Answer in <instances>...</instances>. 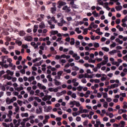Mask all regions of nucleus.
<instances>
[{
  "label": "nucleus",
  "mask_w": 127,
  "mask_h": 127,
  "mask_svg": "<svg viewBox=\"0 0 127 127\" xmlns=\"http://www.w3.org/2000/svg\"><path fill=\"white\" fill-rule=\"evenodd\" d=\"M72 69L73 71H79V67L76 66H74L73 67H72Z\"/></svg>",
  "instance_id": "a878e982"
},
{
  "label": "nucleus",
  "mask_w": 127,
  "mask_h": 127,
  "mask_svg": "<svg viewBox=\"0 0 127 127\" xmlns=\"http://www.w3.org/2000/svg\"><path fill=\"white\" fill-rule=\"evenodd\" d=\"M102 50H104V51H105V52H109L110 51V49L107 47H103L102 48Z\"/></svg>",
  "instance_id": "393cba45"
},
{
  "label": "nucleus",
  "mask_w": 127,
  "mask_h": 127,
  "mask_svg": "<svg viewBox=\"0 0 127 127\" xmlns=\"http://www.w3.org/2000/svg\"><path fill=\"white\" fill-rule=\"evenodd\" d=\"M21 117H22V118H24V117L25 118H27V117H28V113H21Z\"/></svg>",
  "instance_id": "f3484780"
},
{
  "label": "nucleus",
  "mask_w": 127,
  "mask_h": 127,
  "mask_svg": "<svg viewBox=\"0 0 127 127\" xmlns=\"http://www.w3.org/2000/svg\"><path fill=\"white\" fill-rule=\"evenodd\" d=\"M12 83H11V81L6 82V84L4 85L5 87H6V86H12Z\"/></svg>",
  "instance_id": "473e14b6"
},
{
  "label": "nucleus",
  "mask_w": 127,
  "mask_h": 127,
  "mask_svg": "<svg viewBox=\"0 0 127 127\" xmlns=\"http://www.w3.org/2000/svg\"><path fill=\"white\" fill-rule=\"evenodd\" d=\"M107 102H108L109 103H110V102L112 101V98H106Z\"/></svg>",
  "instance_id": "338daca9"
},
{
  "label": "nucleus",
  "mask_w": 127,
  "mask_h": 127,
  "mask_svg": "<svg viewBox=\"0 0 127 127\" xmlns=\"http://www.w3.org/2000/svg\"><path fill=\"white\" fill-rule=\"evenodd\" d=\"M15 43H17L19 46H21L22 45V42L17 40L15 41Z\"/></svg>",
  "instance_id": "cd10ccee"
},
{
  "label": "nucleus",
  "mask_w": 127,
  "mask_h": 127,
  "mask_svg": "<svg viewBox=\"0 0 127 127\" xmlns=\"http://www.w3.org/2000/svg\"><path fill=\"white\" fill-rule=\"evenodd\" d=\"M22 47L23 48H24L25 49H26L28 48V46L27 45L23 44V45H22Z\"/></svg>",
  "instance_id": "680f3d73"
},
{
  "label": "nucleus",
  "mask_w": 127,
  "mask_h": 127,
  "mask_svg": "<svg viewBox=\"0 0 127 127\" xmlns=\"http://www.w3.org/2000/svg\"><path fill=\"white\" fill-rule=\"evenodd\" d=\"M103 107L104 108H105L106 109H108V102H104V104H103Z\"/></svg>",
  "instance_id": "c9c22d12"
},
{
  "label": "nucleus",
  "mask_w": 127,
  "mask_h": 127,
  "mask_svg": "<svg viewBox=\"0 0 127 127\" xmlns=\"http://www.w3.org/2000/svg\"><path fill=\"white\" fill-rule=\"evenodd\" d=\"M103 94V98L104 99H107L108 98V93H102Z\"/></svg>",
  "instance_id": "f704fd0d"
},
{
  "label": "nucleus",
  "mask_w": 127,
  "mask_h": 127,
  "mask_svg": "<svg viewBox=\"0 0 127 127\" xmlns=\"http://www.w3.org/2000/svg\"><path fill=\"white\" fill-rule=\"evenodd\" d=\"M76 122H80L81 121V117H77L76 118Z\"/></svg>",
  "instance_id": "0e129e2a"
},
{
  "label": "nucleus",
  "mask_w": 127,
  "mask_h": 127,
  "mask_svg": "<svg viewBox=\"0 0 127 127\" xmlns=\"http://www.w3.org/2000/svg\"><path fill=\"white\" fill-rule=\"evenodd\" d=\"M83 125L84 127H86L87 126H88V120H86L83 123Z\"/></svg>",
  "instance_id": "49530a36"
},
{
  "label": "nucleus",
  "mask_w": 127,
  "mask_h": 127,
  "mask_svg": "<svg viewBox=\"0 0 127 127\" xmlns=\"http://www.w3.org/2000/svg\"><path fill=\"white\" fill-rule=\"evenodd\" d=\"M122 117L123 118V119H124V120L126 121V120H127V114H123L122 115Z\"/></svg>",
  "instance_id": "774afa93"
},
{
  "label": "nucleus",
  "mask_w": 127,
  "mask_h": 127,
  "mask_svg": "<svg viewBox=\"0 0 127 127\" xmlns=\"http://www.w3.org/2000/svg\"><path fill=\"white\" fill-rule=\"evenodd\" d=\"M116 53H117V50H113L109 52V54H110L111 55H112V54H116Z\"/></svg>",
  "instance_id": "a19ab883"
},
{
  "label": "nucleus",
  "mask_w": 127,
  "mask_h": 127,
  "mask_svg": "<svg viewBox=\"0 0 127 127\" xmlns=\"http://www.w3.org/2000/svg\"><path fill=\"white\" fill-rule=\"evenodd\" d=\"M116 24H119V23H121V19H117L116 20Z\"/></svg>",
  "instance_id": "8fccbe9b"
},
{
  "label": "nucleus",
  "mask_w": 127,
  "mask_h": 127,
  "mask_svg": "<svg viewBox=\"0 0 127 127\" xmlns=\"http://www.w3.org/2000/svg\"><path fill=\"white\" fill-rule=\"evenodd\" d=\"M53 6H54V7H52L51 8V11L52 13H55V12L57 10V8H56V7H55V4H53Z\"/></svg>",
  "instance_id": "1a4fd4ad"
},
{
  "label": "nucleus",
  "mask_w": 127,
  "mask_h": 127,
  "mask_svg": "<svg viewBox=\"0 0 127 127\" xmlns=\"http://www.w3.org/2000/svg\"><path fill=\"white\" fill-rule=\"evenodd\" d=\"M112 64L113 65H116L117 67H119L120 66V63L118 62H115V64L113 63Z\"/></svg>",
  "instance_id": "c03bdc74"
},
{
  "label": "nucleus",
  "mask_w": 127,
  "mask_h": 127,
  "mask_svg": "<svg viewBox=\"0 0 127 127\" xmlns=\"http://www.w3.org/2000/svg\"><path fill=\"white\" fill-rule=\"evenodd\" d=\"M62 120V118H61V117H57L56 119V120L57 122H61Z\"/></svg>",
  "instance_id": "864d4df0"
},
{
  "label": "nucleus",
  "mask_w": 127,
  "mask_h": 127,
  "mask_svg": "<svg viewBox=\"0 0 127 127\" xmlns=\"http://www.w3.org/2000/svg\"><path fill=\"white\" fill-rule=\"evenodd\" d=\"M15 53L16 55H20V52L19 51L15 50Z\"/></svg>",
  "instance_id": "052dcab7"
},
{
  "label": "nucleus",
  "mask_w": 127,
  "mask_h": 127,
  "mask_svg": "<svg viewBox=\"0 0 127 127\" xmlns=\"http://www.w3.org/2000/svg\"><path fill=\"white\" fill-rule=\"evenodd\" d=\"M76 80H72V83L73 84V86L75 87H77V86H79V82L76 81Z\"/></svg>",
  "instance_id": "9b49d317"
},
{
  "label": "nucleus",
  "mask_w": 127,
  "mask_h": 127,
  "mask_svg": "<svg viewBox=\"0 0 127 127\" xmlns=\"http://www.w3.org/2000/svg\"><path fill=\"white\" fill-rule=\"evenodd\" d=\"M21 122V120L20 119H18L17 121V125H16V126H14V127H19V126H20V122Z\"/></svg>",
  "instance_id": "5701e85b"
},
{
  "label": "nucleus",
  "mask_w": 127,
  "mask_h": 127,
  "mask_svg": "<svg viewBox=\"0 0 127 127\" xmlns=\"http://www.w3.org/2000/svg\"><path fill=\"white\" fill-rule=\"evenodd\" d=\"M71 97L73 98V99H76L77 97V96L76 95V93H73L71 95Z\"/></svg>",
  "instance_id": "6e6d98bb"
},
{
  "label": "nucleus",
  "mask_w": 127,
  "mask_h": 127,
  "mask_svg": "<svg viewBox=\"0 0 127 127\" xmlns=\"http://www.w3.org/2000/svg\"><path fill=\"white\" fill-rule=\"evenodd\" d=\"M119 126H121V127H125L126 126V122L123 121H121Z\"/></svg>",
  "instance_id": "2eb2a0df"
},
{
  "label": "nucleus",
  "mask_w": 127,
  "mask_h": 127,
  "mask_svg": "<svg viewBox=\"0 0 127 127\" xmlns=\"http://www.w3.org/2000/svg\"><path fill=\"white\" fill-rule=\"evenodd\" d=\"M15 90H16V91H18V92H20V91H22V90H23V87L20 86L19 87L15 88Z\"/></svg>",
  "instance_id": "dca6fc26"
},
{
  "label": "nucleus",
  "mask_w": 127,
  "mask_h": 127,
  "mask_svg": "<svg viewBox=\"0 0 127 127\" xmlns=\"http://www.w3.org/2000/svg\"><path fill=\"white\" fill-rule=\"evenodd\" d=\"M34 99L37 101L38 103H41V99H40L39 97H35Z\"/></svg>",
  "instance_id": "c85d7f7f"
},
{
  "label": "nucleus",
  "mask_w": 127,
  "mask_h": 127,
  "mask_svg": "<svg viewBox=\"0 0 127 127\" xmlns=\"http://www.w3.org/2000/svg\"><path fill=\"white\" fill-rule=\"evenodd\" d=\"M107 63H108V61H103L101 63H100V64H101V65H106V64H107Z\"/></svg>",
  "instance_id": "ea45409f"
},
{
  "label": "nucleus",
  "mask_w": 127,
  "mask_h": 127,
  "mask_svg": "<svg viewBox=\"0 0 127 127\" xmlns=\"http://www.w3.org/2000/svg\"><path fill=\"white\" fill-rule=\"evenodd\" d=\"M63 74V71H59L58 72V76H56V79H60L61 77L62 74Z\"/></svg>",
  "instance_id": "6e6552de"
},
{
  "label": "nucleus",
  "mask_w": 127,
  "mask_h": 127,
  "mask_svg": "<svg viewBox=\"0 0 127 127\" xmlns=\"http://www.w3.org/2000/svg\"><path fill=\"white\" fill-rule=\"evenodd\" d=\"M86 72L87 73H85L84 74H79L78 79H82V78H88L89 79H91V80H94L93 79V76H94V74L88 75V74H91V70L87 69L86 70Z\"/></svg>",
  "instance_id": "f03ea898"
},
{
  "label": "nucleus",
  "mask_w": 127,
  "mask_h": 127,
  "mask_svg": "<svg viewBox=\"0 0 127 127\" xmlns=\"http://www.w3.org/2000/svg\"><path fill=\"white\" fill-rule=\"evenodd\" d=\"M55 84L56 86H60L61 85V82L58 81L57 80H55Z\"/></svg>",
  "instance_id": "b1692460"
},
{
  "label": "nucleus",
  "mask_w": 127,
  "mask_h": 127,
  "mask_svg": "<svg viewBox=\"0 0 127 127\" xmlns=\"http://www.w3.org/2000/svg\"><path fill=\"white\" fill-rule=\"evenodd\" d=\"M97 1L100 5H104V2L102 0H98Z\"/></svg>",
  "instance_id": "2f4dec72"
},
{
  "label": "nucleus",
  "mask_w": 127,
  "mask_h": 127,
  "mask_svg": "<svg viewBox=\"0 0 127 127\" xmlns=\"http://www.w3.org/2000/svg\"><path fill=\"white\" fill-rule=\"evenodd\" d=\"M109 121V118L107 117H105L103 118V122H108Z\"/></svg>",
  "instance_id": "bf43d9fd"
},
{
  "label": "nucleus",
  "mask_w": 127,
  "mask_h": 127,
  "mask_svg": "<svg viewBox=\"0 0 127 127\" xmlns=\"http://www.w3.org/2000/svg\"><path fill=\"white\" fill-rule=\"evenodd\" d=\"M92 14L94 15L95 17H98V16H99V14L97 13L96 10L92 12Z\"/></svg>",
  "instance_id": "4be33fe9"
},
{
  "label": "nucleus",
  "mask_w": 127,
  "mask_h": 127,
  "mask_svg": "<svg viewBox=\"0 0 127 127\" xmlns=\"http://www.w3.org/2000/svg\"><path fill=\"white\" fill-rule=\"evenodd\" d=\"M11 121H12V120L11 119V117H10L9 119H5L4 120V122L5 123H8V122H11Z\"/></svg>",
  "instance_id": "4c0bfd02"
},
{
  "label": "nucleus",
  "mask_w": 127,
  "mask_h": 127,
  "mask_svg": "<svg viewBox=\"0 0 127 127\" xmlns=\"http://www.w3.org/2000/svg\"><path fill=\"white\" fill-rule=\"evenodd\" d=\"M39 27L41 29L45 28V24H44V22H42L39 25Z\"/></svg>",
  "instance_id": "f8f14e48"
},
{
  "label": "nucleus",
  "mask_w": 127,
  "mask_h": 127,
  "mask_svg": "<svg viewBox=\"0 0 127 127\" xmlns=\"http://www.w3.org/2000/svg\"><path fill=\"white\" fill-rule=\"evenodd\" d=\"M1 52L5 53V54H8V51H6V49L4 47L1 48Z\"/></svg>",
  "instance_id": "9d476101"
},
{
  "label": "nucleus",
  "mask_w": 127,
  "mask_h": 127,
  "mask_svg": "<svg viewBox=\"0 0 127 127\" xmlns=\"http://www.w3.org/2000/svg\"><path fill=\"white\" fill-rule=\"evenodd\" d=\"M101 66H102V64H101V63L98 64H97L96 68H97V69H100V68H101Z\"/></svg>",
  "instance_id": "13d9d810"
},
{
  "label": "nucleus",
  "mask_w": 127,
  "mask_h": 127,
  "mask_svg": "<svg viewBox=\"0 0 127 127\" xmlns=\"http://www.w3.org/2000/svg\"><path fill=\"white\" fill-rule=\"evenodd\" d=\"M66 2L63 1H60L58 3V8H60L62 6H63L62 8L63 10H64L65 12L69 13L71 11V9L70 6L68 7L66 5Z\"/></svg>",
  "instance_id": "f257e3e1"
},
{
  "label": "nucleus",
  "mask_w": 127,
  "mask_h": 127,
  "mask_svg": "<svg viewBox=\"0 0 127 127\" xmlns=\"http://www.w3.org/2000/svg\"><path fill=\"white\" fill-rule=\"evenodd\" d=\"M20 36H24L25 35V32L24 31H20L19 33Z\"/></svg>",
  "instance_id": "aec40b11"
},
{
  "label": "nucleus",
  "mask_w": 127,
  "mask_h": 127,
  "mask_svg": "<svg viewBox=\"0 0 127 127\" xmlns=\"http://www.w3.org/2000/svg\"><path fill=\"white\" fill-rule=\"evenodd\" d=\"M69 105L75 106V105H76V101L74 100L73 101H70L69 103Z\"/></svg>",
  "instance_id": "58836bf2"
},
{
  "label": "nucleus",
  "mask_w": 127,
  "mask_h": 127,
  "mask_svg": "<svg viewBox=\"0 0 127 127\" xmlns=\"http://www.w3.org/2000/svg\"><path fill=\"white\" fill-rule=\"evenodd\" d=\"M5 102L7 105H10V104L11 103L10 98H9V97L6 98Z\"/></svg>",
  "instance_id": "4468645a"
},
{
  "label": "nucleus",
  "mask_w": 127,
  "mask_h": 127,
  "mask_svg": "<svg viewBox=\"0 0 127 127\" xmlns=\"http://www.w3.org/2000/svg\"><path fill=\"white\" fill-rule=\"evenodd\" d=\"M13 106L15 107V112H16V113H19V107L18 106L17 103L16 102L14 103Z\"/></svg>",
  "instance_id": "39448f33"
},
{
  "label": "nucleus",
  "mask_w": 127,
  "mask_h": 127,
  "mask_svg": "<svg viewBox=\"0 0 127 127\" xmlns=\"http://www.w3.org/2000/svg\"><path fill=\"white\" fill-rule=\"evenodd\" d=\"M28 121H29V119H28V118H25V119H23V121L22 122L25 124V123H26V122H28Z\"/></svg>",
  "instance_id": "5fc2aeb1"
},
{
  "label": "nucleus",
  "mask_w": 127,
  "mask_h": 127,
  "mask_svg": "<svg viewBox=\"0 0 127 127\" xmlns=\"http://www.w3.org/2000/svg\"><path fill=\"white\" fill-rule=\"evenodd\" d=\"M50 50H51V51L54 52V53H53V54H57V52H56V51H55V49H54V47H51L50 48Z\"/></svg>",
  "instance_id": "6ab92c4d"
},
{
  "label": "nucleus",
  "mask_w": 127,
  "mask_h": 127,
  "mask_svg": "<svg viewBox=\"0 0 127 127\" xmlns=\"http://www.w3.org/2000/svg\"><path fill=\"white\" fill-rule=\"evenodd\" d=\"M52 110V107H51V106H49V107L47 108V109H46V112H47V113H48V112H50Z\"/></svg>",
  "instance_id": "c756f323"
},
{
  "label": "nucleus",
  "mask_w": 127,
  "mask_h": 127,
  "mask_svg": "<svg viewBox=\"0 0 127 127\" xmlns=\"http://www.w3.org/2000/svg\"><path fill=\"white\" fill-rule=\"evenodd\" d=\"M115 8L117 11H120L121 9H123V6L122 5L116 6Z\"/></svg>",
  "instance_id": "ddd939ff"
},
{
  "label": "nucleus",
  "mask_w": 127,
  "mask_h": 127,
  "mask_svg": "<svg viewBox=\"0 0 127 127\" xmlns=\"http://www.w3.org/2000/svg\"><path fill=\"white\" fill-rule=\"evenodd\" d=\"M94 46L95 47V48H99V47H100V44H99L98 43H95L94 44Z\"/></svg>",
  "instance_id": "e433bc0d"
},
{
  "label": "nucleus",
  "mask_w": 127,
  "mask_h": 127,
  "mask_svg": "<svg viewBox=\"0 0 127 127\" xmlns=\"http://www.w3.org/2000/svg\"><path fill=\"white\" fill-rule=\"evenodd\" d=\"M96 125H98V126H100L101 125V122L100 121L99 119H97L96 121Z\"/></svg>",
  "instance_id": "3c124183"
},
{
  "label": "nucleus",
  "mask_w": 127,
  "mask_h": 127,
  "mask_svg": "<svg viewBox=\"0 0 127 127\" xmlns=\"http://www.w3.org/2000/svg\"><path fill=\"white\" fill-rule=\"evenodd\" d=\"M94 24H95V23L94 22H91L90 25L88 27V30H91V29H92V28H93V27L92 26H93V25H94Z\"/></svg>",
  "instance_id": "a211bd4d"
},
{
  "label": "nucleus",
  "mask_w": 127,
  "mask_h": 127,
  "mask_svg": "<svg viewBox=\"0 0 127 127\" xmlns=\"http://www.w3.org/2000/svg\"><path fill=\"white\" fill-rule=\"evenodd\" d=\"M13 12L14 13V14H15V15H16V14H17V9H14L13 10Z\"/></svg>",
  "instance_id": "69168bd1"
},
{
  "label": "nucleus",
  "mask_w": 127,
  "mask_h": 127,
  "mask_svg": "<svg viewBox=\"0 0 127 127\" xmlns=\"http://www.w3.org/2000/svg\"><path fill=\"white\" fill-rule=\"evenodd\" d=\"M17 102L18 105H19V106H22V101L17 100Z\"/></svg>",
  "instance_id": "4d7b16f0"
},
{
  "label": "nucleus",
  "mask_w": 127,
  "mask_h": 127,
  "mask_svg": "<svg viewBox=\"0 0 127 127\" xmlns=\"http://www.w3.org/2000/svg\"><path fill=\"white\" fill-rule=\"evenodd\" d=\"M51 34L52 35H56V34H58V31H52Z\"/></svg>",
  "instance_id": "7c9ffc66"
},
{
  "label": "nucleus",
  "mask_w": 127,
  "mask_h": 127,
  "mask_svg": "<svg viewBox=\"0 0 127 127\" xmlns=\"http://www.w3.org/2000/svg\"><path fill=\"white\" fill-rule=\"evenodd\" d=\"M126 21H127V17L126 16H125V18L122 20V22H123V23H125Z\"/></svg>",
  "instance_id": "37998d69"
},
{
  "label": "nucleus",
  "mask_w": 127,
  "mask_h": 127,
  "mask_svg": "<svg viewBox=\"0 0 127 127\" xmlns=\"http://www.w3.org/2000/svg\"><path fill=\"white\" fill-rule=\"evenodd\" d=\"M88 33V29L87 28H85L83 29V34H84V35H86V34H87Z\"/></svg>",
  "instance_id": "79ce46f5"
},
{
  "label": "nucleus",
  "mask_w": 127,
  "mask_h": 127,
  "mask_svg": "<svg viewBox=\"0 0 127 127\" xmlns=\"http://www.w3.org/2000/svg\"><path fill=\"white\" fill-rule=\"evenodd\" d=\"M10 100L11 101V103H13V102H15V101H16L17 99H16V97H13L12 98H11Z\"/></svg>",
  "instance_id": "72a5a7b5"
},
{
  "label": "nucleus",
  "mask_w": 127,
  "mask_h": 127,
  "mask_svg": "<svg viewBox=\"0 0 127 127\" xmlns=\"http://www.w3.org/2000/svg\"><path fill=\"white\" fill-rule=\"evenodd\" d=\"M68 1H70V4H71V5L74 4V0H67Z\"/></svg>",
  "instance_id": "09e8293b"
},
{
  "label": "nucleus",
  "mask_w": 127,
  "mask_h": 127,
  "mask_svg": "<svg viewBox=\"0 0 127 127\" xmlns=\"http://www.w3.org/2000/svg\"><path fill=\"white\" fill-rule=\"evenodd\" d=\"M70 44V45H74L75 44V39H74V38L71 39Z\"/></svg>",
  "instance_id": "412c9836"
},
{
  "label": "nucleus",
  "mask_w": 127,
  "mask_h": 127,
  "mask_svg": "<svg viewBox=\"0 0 127 127\" xmlns=\"http://www.w3.org/2000/svg\"><path fill=\"white\" fill-rule=\"evenodd\" d=\"M26 41L31 42L32 41V38L31 36H28L24 37Z\"/></svg>",
  "instance_id": "0eeeda50"
},
{
  "label": "nucleus",
  "mask_w": 127,
  "mask_h": 127,
  "mask_svg": "<svg viewBox=\"0 0 127 127\" xmlns=\"http://www.w3.org/2000/svg\"><path fill=\"white\" fill-rule=\"evenodd\" d=\"M30 5V3L29 2H25V6H26L27 7H28Z\"/></svg>",
  "instance_id": "e2e57ef3"
},
{
  "label": "nucleus",
  "mask_w": 127,
  "mask_h": 127,
  "mask_svg": "<svg viewBox=\"0 0 127 127\" xmlns=\"http://www.w3.org/2000/svg\"><path fill=\"white\" fill-rule=\"evenodd\" d=\"M82 89H83V87L81 86H79L78 87H77V91L81 92V91H82Z\"/></svg>",
  "instance_id": "a18cd8bd"
},
{
  "label": "nucleus",
  "mask_w": 127,
  "mask_h": 127,
  "mask_svg": "<svg viewBox=\"0 0 127 127\" xmlns=\"http://www.w3.org/2000/svg\"><path fill=\"white\" fill-rule=\"evenodd\" d=\"M13 23H14V24H15V25H16V26H18V27L20 26V23L19 22L14 21L13 22Z\"/></svg>",
  "instance_id": "bb28decb"
},
{
  "label": "nucleus",
  "mask_w": 127,
  "mask_h": 127,
  "mask_svg": "<svg viewBox=\"0 0 127 127\" xmlns=\"http://www.w3.org/2000/svg\"><path fill=\"white\" fill-rule=\"evenodd\" d=\"M75 106L76 107H81V104L80 102L76 101Z\"/></svg>",
  "instance_id": "603ef678"
},
{
  "label": "nucleus",
  "mask_w": 127,
  "mask_h": 127,
  "mask_svg": "<svg viewBox=\"0 0 127 127\" xmlns=\"http://www.w3.org/2000/svg\"><path fill=\"white\" fill-rule=\"evenodd\" d=\"M36 114H42L43 113L42 108L39 107V108L37 109L36 110Z\"/></svg>",
  "instance_id": "423d86ee"
},
{
  "label": "nucleus",
  "mask_w": 127,
  "mask_h": 127,
  "mask_svg": "<svg viewBox=\"0 0 127 127\" xmlns=\"http://www.w3.org/2000/svg\"><path fill=\"white\" fill-rule=\"evenodd\" d=\"M2 125L3 127H9V125L7 124L6 123H2Z\"/></svg>",
  "instance_id": "de8ad7c7"
},
{
  "label": "nucleus",
  "mask_w": 127,
  "mask_h": 127,
  "mask_svg": "<svg viewBox=\"0 0 127 127\" xmlns=\"http://www.w3.org/2000/svg\"><path fill=\"white\" fill-rule=\"evenodd\" d=\"M115 83H117V84H111L110 86H108L109 89H115V88L118 87L119 86L120 81L119 80H116Z\"/></svg>",
  "instance_id": "20e7f679"
},
{
  "label": "nucleus",
  "mask_w": 127,
  "mask_h": 127,
  "mask_svg": "<svg viewBox=\"0 0 127 127\" xmlns=\"http://www.w3.org/2000/svg\"><path fill=\"white\" fill-rule=\"evenodd\" d=\"M6 73L7 74L3 75V78L4 79H7V80H11L12 79V77L10 76L13 75V71H11L9 70H7ZM9 75L10 76H9Z\"/></svg>",
  "instance_id": "7ed1b4c3"
}]
</instances>
